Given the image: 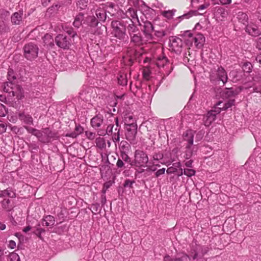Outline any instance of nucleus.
Instances as JSON below:
<instances>
[{
  "mask_svg": "<svg viewBox=\"0 0 261 261\" xmlns=\"http://www.w3.org/2000/svg\"><path fill=\"white\" fill-rule=\"evenodd\" d=\"M119 155L116 163V167L119 172L124 170L125 173L126 169L128 168V165L126 164L130 162V158L128 154L131 151V146L126 141H122L119 144Z\"/></svg>",
  "mask_w": 261,
  "mask_h": 261,
  "instance_id": "f257e3e1",
  "label": "nucleus"
},
{
  "mask_svg": "<svg viewBox=\"0 0 261 261\" xmlns=\"http://www.w3.org/2000/svg\"><path fill=\"white\" fill-rule=\"evenodd\" d=\"M7 77L8 82L4 85V91L8 93L11 96V93L13 96H16L17 98L20 99L24 97V92L22 88L18 85L13 83V81L16 79L14 70L9 68L7 73Z\"/></svg>",
  "mask_w": 261,
  "mask_h": 261,
  "instance_id": "f03ea898",
  "label": "nucleus"
},
{
  "mask_svg": "<svg viewBox=\"0 0 261 261\" xmlns=\"http://www.w3.org/2000/svg\"><path fill=\"white\" fill-rule=\"evenodd\" d=\"M149 163V159L147 154L144 151L137 149L134 152V159L128 162L126 165H128L127 168L132 167H145L147 166Z\"/></svg>",
  "mask_w": 261,
  "mask_h": 261,
  "instance_id": "7ed1b4c3",
  "label": "nucleus"
},
{
  "mask_svg": "<svg viewBox=\"0 0 261 261\" xmlns=\"http://www.w3.org/2000/svg\"><path fill=\"white\" fill-rule=\"evenodd\" d=\"M208 251L209 248L207 246L200 245L195 241L193 242L190 245L189 255L191 259L194 260L198 257L201 258L204 256Z\"/></svg>",
  "mask_w": 261,
  "mask_h": 261,
  "instance_id": "20e7f679",
  "label": "nucleus"
},
{
  "mask_svg": "<svg viewBox=\"0 0 261 261\" xmlns=\"http://www.w3.org/2000/svg\"><path fill=\"white\" fill-rule=\"evenodd\" d=\"M40 130L38 140L41 143L48 144L59 139V135L57 130H51L48 127L43 128Z\"/></svg>",
  "mask_w": 261,
  "mask_h": 261,
  "instance_id": "39448f33",
  "label": "nucleus"
},
{
  "mask_svg": "<svg viewBox=\"0 0 261 261\" xmlns=\"http://www.w3.org/2000/svg\"><path fill=\"white\" fill-rule=\"evenodd\" d=\"M111 26L115 37L119 39H124L126 35V26L123 22L119 20L112 21Z\"/></svg>",
  "mask_w": 261,
  "mask_h": 261,
  "instance_id": "423d86ee",
  "label": "nucleus"
},
{
  "mask_svg": "<svg viewBox=\"0 0 261 261\" xmlns=\"http://www.w3.org/2000/svg\"><path fill=\"white\" fill-rule=\"evenodd\" d=\"M24 57L28 60H33L38 57L39 48L33 43H29L23 47Z\"/></svg>",
  "mask_w": 261,
  "mask_h": 261,
  "instance_id": "0eeeda50",
  "label": "nucleus"
},
{
  "mask_svg": "<svg viewBox=\"0 0 261 261\" xmlns=\"http://www.w3.org/2000/svg\"><path fill=\"white\" fill-rule=\"evenodd\" d=\"M56 45L63 49H68L71 45V40L63 34H58L55 38Z\"/></svg>",
  "mask_w": 261,
  "mask_h": 261,
  "instance_id": "6e6552de",
  "label": "nucleus"
},
{
  "mask_svg": "<svg viewBox=\"0 0 261 261\" xmlns=\"http://www.w3.org/2000/svg\"><path fill=\"white\" fill-rule=\"evenodd\" d=\"M221 112V110L219 108H217L216 107H215L214 110L208 112L206 115L203 117L204 125L206 126H209L216 119V115Z\"/></svg>",
  "mask_w": 261,
  "mask_h": 261,
  "instance_id": "1a4fd4ad",
  "label": "nucleus"
},
{
  "mask_svg": "<svg viewBox=\"0 0 261 261\" xmlns=\"http://www.w3.org/2000/svg\"><path fill=\"white\" fill-rule=\"evenodd\" d=\"M154 31V27L151 22L145 21L143 22L142 31L146 38V41L153 40V36L152 34Z\"/></svg>",
  "mask_w": 261,
  "mask_h": 261,
  "instance_id": "9d476101",
  "label": "nucleus"
},
{
  "mask_svg": "<svg viewBox=\"0 0 261 261\" xmlns=\"http://www.w3.org/2000/svg\"><path fill=\"white\" fill-rule=\"evenodd\" d=\"M126 132L125 133L126 139L130 143H133L136 139L137 133V125L133 124L125 126Z\"/></svg>",
  "mask_w": 261,
  "mask_h": 261,
  "instance_id": "9b49d317",
  "label": "nucleus"
},
{
  "mask_svg": "<svg viewBox=\"0 0 261 261\" xmlns=\"http://www.w3.org/2000/svg\"><path fill=\"white\" fill-rule=\"evenodd\" d=\"M241 90L237 88H225L223 92V95L226 98H234L238 95Z\"/></svg>",
  "mask_w": 261,
  "mask_h": 261,
  "instance_id": "f8f14e48",
  "label": "nucleus"
},
{
  "mask_svg": "<svg viewBox=\"0 0 261 261\" xmlns=\"http://www.w3.org/2000/svg\"><path fill=\"white\" fill-rule=\"evenodd\" d=\"M216 75L218 81H222L224 85L227 82L228 76L226 71L222 66L219 67L216 71Z\"/></svg>",
  "mask_w": 261,
  "mask_h": 261,
  "instance_id": "ddd939ff",
  "label": "nucleus"
},
{
  "mask_svg": "<svg viewBox=\"0 0 261 261\" xmlns=\"http://www.w3.org/2000/svg\"><path fill=\"white\" fill-rule=\"evenodd\" d=\"M188 259L191 260L190 256L185 253H182L181 255H178L175 257H172L169 255H166L164 257V261H188Z\"/></svg>",
  "mask_w": 261,
  "mask_h": 261,
  "instance_id": "4468645a",
  "label": "nucleus"
},
{
  "mask_svg": "<svg viewBox=\"0 0 261 261\" xmlns=\"http://www.w3.org/2000/svg\"><path fill=\"white\" fill-rule=\"evenodd\" d=\"M245 31L248 33L249 35L256 37L261 35V32L258 29L257 26L255 24H247L245 27Z\"/></svg>",
  "mask_w": 261,
  "mask_h": 261,
  "instance_id": "2eb2a0df",
  "label": "nucleus"
},
{
  "mask_svg": "<svg viewBox=\"0 0 261 261\" xmlns=\"http://www.w3.org/2000/svg\"><path fill=\"white\" fill-rule=\"evenodd\" d=\"M17 116L19 119L24 123L28 125L33 124V119L30 114L25 113L24 112H22L18 113Z\"/></svg>",
  "mask_w": 261,
  "mask_h": 261,
  "instance_id": "dca6fc26",
  "label": "nucleus"
},
{
  "mask_svg": "<svg viewBox=\"0 0 261 261\" xmlns=\"http://www.w3.org/2000/svg\"><path fill=\"white\" fill-rule=\"evenodd\" d=\"M192 40L194 41L196 48H201L205 42V37L202 34L199 33L196 34L192 38Z\"/></svg>",
  "mask_w": 261,
  "mask_h": 261,
  "instance_id": "f3484780",
  "label": "nucleus"
},
{
  "mask_svg": "<svg viewBox=\"0 0 261 261\" xmlns=\"http://www.w3.org/2000/svg\"><path fill=\"white\" fill-rule=\"evenodd\" d=\"M55 223V217L51 215H47L41 219V223L42 226H46L52 228Z\"/></svg>",
  "mask_w": 261,
  "mask_h": 261,
  "instance_id": "a211bd4d",
  "label": "nucleus"
},
{
  "mask_svg": "<svg viewBox=\"0 0 261 261\" xmlns=\"http://www.w3.org/2000/svg\"><path fill=\"white\" fill-rule=\"evenodd\" d=\"M170 47L174 50L178 51L182 46V41L181 39L178 37H173L170 40Z\"/></svg>",
  "mask_w": 261,
  "mask_h": 261,
  "instance_id": "6ab92c4d",
  "label": "nucleus"
},
{
  "mask_svg": "<svg viewBox=\"0 0 261 261\" xmlns=\"http://www.w3.org/2000/svg\"><path fill=\"white\" fill-rule=\"evenodd\" d=\"M185 149L184 158L188 160L196 154L197 150V147L196 146L186 145Z\"/></svg>",
  "mask_w": 261,
  "mask_h": 261,
  "instance_id": "aec40b11",
  "label": "nucleus"
},
{
  "mask_svg": "<svg viewBox=\"0 0 261 261\" xmlns=\"http://www.w3.org/2000/svg\"><path fill=\"white\" fill-rule=\"evenodd\" d=\"M123 121L125 126H132L133 124H137L135 118L134 117V116L132 113H125L123 117Z\"/></svg>",
  "mask_w": 261,
  "mask_h": 261,
  "instance_id": "412c9836",
  "label": "nucleus"
},
{
  "mask_svg": "<svg viewBox=\"0 0 261 261\" xmlns=\"http://www.w3.org/2000/svg\"><path fill=\"white\" fill-rule=\"evenodd\" d=\"M42 39L44 43V46L46 45L47 47L51 48L54 46L55 39H54L51 34L48 33L46 34L42 38Z\"/></svg>",
  "mask_w": 261,
  "mask_h": 261,
  "instance_id": "4be33fe9",
  "label": "nucleus"
},
{
  "mask_svg": "<svg viewBox=\"0 0 261 261\" xmlns=\"http://www.w3.org/2000/svg\"><path fill=\"white\" fill-rule=\"evenodd\" d=\"M22 11H19L18 12H16L13 13L11 17L12 24L15 25L20 24L22 19Z\"/></svg>",
  "mask_w": 261,
  "mask_h": 261,
  "instance_id": "5701e85b",
  "label": "nucleus"
},
{
  "mask_svg": "<svg viewBox=\"0 0 261 261\" xmlns=\"http://www.w3.org/2000/svg\"><path fill=\"white\" fill-rule=\"evenodd\" d=\"M85 23L90 28H96L99 23L98 20L94 16H88L86 17Z\"/></svg>",
  "mask_w": 261,
  "mask_h": 261,
  "instance_id": "b1692460",
  "label": "nucleus"
},
{
  "mask_svg": "<svg viewBox=\"0 0 261 261\" xmlns=\"http://www.w3.org/2000/svg\"><path fill=\"white\" fill-rule=\"evenodd\" d=\"M222 103L223 102L222 101H219L216 104L217 108L220 109L221 111L226 110L228 108H231L232 106H234L235 103V99H230L227 102L223 104L222 107H218V106H221Z\"/></svg>",
  "mask_w": 261,
  "mask_h": 261,
  "instance_id": "393cba45",
  "label": "nucleus"
},
{
  "mask_svg": "<svg viewBox=\"0 0 261 261\" xmlns=\"http://www.w3.org/2000/svg\"><path fill=\"white\" fill-rule=\"evenodd\" d=\"M194 137V132L192 130H188L184 135V140L187 142L186 145L192 146Z\"/></svg>",
  "mask_w": 261,
  "mask_h": 261,
  "instance_id": "a878e982",
  "label": "nucleus"
},
{
  "mask_svg": "<svg viewBox=\"0 0 261 261\" xmlns=\"http://www.w3.org/2000/svg\"><path fill=\"white\" fill-rule=\"evenodd\" d=\"M130 37L131 42L134 43L136 45L140 46L143 44L144 40L139 33L130 35Z\"/></svg>",
  "mask_w": 261,
  "mask_h": 261,
  "instance_id": "bb28decb",
  "label": "nucleus"
},
{
  "mask_svg": "<svg viewBox=\"0 0 261 261\" xmlns=\"http://www.w3.org/2000/svg\"><path fill=\"white\" fill-rule=\"evenodd\" d=\"M103 117L101 115H97L94 117L91 120V124L92 126L96 128L101 126L103 122Z\"/></svg>",
  "mask_w": 261,
  "mask_h": 261,
  "instance_id": "cd10ccee",
  "label": "nucleus"
},
{
  "mask_svg": "<svg viewBox=\"0 0 261 261\" xmlns=\"http://www.w3.org/2000/svg\"><path fill=\"white\" fill-rule=\"evenodd\" d=\"M84 15L83 13H79L76 15L73 25L74 27L79 29L82 24V21L84 20Z\"/></svg>",
  "mask_w": 261,
  "mask_h": 261,
  "instance_id": "c85d7f7f",
  "label": "nucleus"
},
{
  "mask_svg": "<svg viewBox=\"0 0 261 261\" xmlns=\"http://www.w3.org/2000/svg\"><path fill=\"white\" fill-rule=\"evenodd\" d=\"M129 21L130 23H128L126 28V30L127 29L129 36H130V35L136 34L135 33L138 32L139 30L135 24V22L134 21L132 20V19H129Z\"/></svg>",
  "mask_w": 261,
  "mask_h": 261,
  "instance_id": "c756f323",
  "label": "nucleus"
},
{
  "mask_svg": "<svg viewBox=\"0 0 261 261\" xmlns=\"http://www.w3.org/2000/svg\"><path fill=\"white\" fill-rule=\"evenodd\" d=\"M167 173L169 174H175L177 176H181L183 175V171L182 168L180 169L176 168L174 167H170L168 168L166 171Z\"/></svg>",
  "mask_w": 261,
  "mask_h": 261,
  "instance_id": "7c9ffc66",
  "label": "nucleus"
},
{
  "mask_svg": "<svg viewBox=\"0 0 261 261\" xmlns=\"http://www.w3.org/2000/svg\"><path fill=\"white\" fill-rule=\"evenodd\" d=\"M6 196L10 198H15L16 197V194L13 192L12 188H8L7 189L0 192V197H3Z\"/></svg>",
  "mask_w": 261,
  "mask_h": 261,
  "instance_id": "2f4dec72",
  "label": "nucleus"
},
{
  "mask_svg": "<svg viewBox=\"0 0 261 261\" xmlns=\"http://www.w3.org/2000/svg\"><path fill=\"white\" fill-rule=\"evenodd\" d=\"M237 18L239 21L245 25V27L248 24V17L246 13L242 12H239Z\"/></svg>",
  "mask_w": 261,
  "mask_h": 261,
  "instance_id": "473e14b6",
  "label": "nucleus"
},
{
  "mask_svg": "<svg viewBox=\"0 0 261 261\" xmlns=\"http://www.w3.org/2000/svg\"><path fill=\"white\" fill-rule=\"evenodd\" d=\"M3 208L8 212H10L13 209V205L11 204V200L9 199H4L2 202Z\"/></svg>",
  "mask_w": 261,
  "mask_h": 261,
  "instance_id": "72a5a7b5",
  "label": "nucleus"
},
{
  "mask_svg": "<svg viewBox=\"0 0 261 261\" xmlns=\"http://www.w3.org/2000/svg\"><path fill=\"white\" fill-rule=\"evenodd\" d=\"M96 146L100 149L106 147L105 139L103 138L98 137L95 140Z\"/></svg>",
  "mask_w": 261,
  "mask_h": 261,
  "instance_id": "f704fd0d",
  "label": "nucleus"
},
{
  "mask_svg": "<svg viewBox=\"0 0 261 261\" xmlns=\"http://www.w3.org/2000/svg\"><path fill=\"white\" fill-rule=\"evenodd\" d=\"M88 0H77L76 7L80 10H85L88 6Z\"/></svg>",
  "mask_w": 261,
  "mask_h": 261,
  "instance_id": "c9c22d12",
  "label": "nucleus"
},
{
  "mask_svg": "<svg viewBox=\"0 0 261 261\" xmlns=\"http://www.w3.org/2000/svg\"><path fill=\"white\" fill-rule=\"evenodd\" d=\"M175 12H176L175 9H172L171 10H168V11H164L161 12V14L164 17H165L168 19H171L173 18Z\"/></svg>",
  "mask_w": 261,
  "mask_h": 261,
  "instance_id": "e433bc0d",
  "label": "nucleus"
},
{
  "mask_svg": "<svg viewBox=\"0 0 261 261\" xmlns=\"http://www.w3.org/2000/svg\"><path fill=\"white\" fill-rule=\"evenodd\" d=\"M120 128V127H117V126H116L114 130H113L112 138L113 141L115 143L119 141Z\"/></svg>",
  "mask_w": 261,
  "mask_h": 261,
  "instance_id": "4c0bfd02",
  "label": "nucleus"
},
{
  "mask_svg": "<svg viewBox=\"0 0 261 261\" xmlns=\"http://www.w3.org/2000/svg\"><path fill=\"white\" fill-rule=\"evenodd\" d=\"M24 127L29 133H30L33 135H34L38 139L39 136L40 134V130H38L36 128H34L30 126H25Z\"/></svg>",
  "mask_w": 261,
  "mask_h": 261,
  "instance_id": "58836bf2",
  "label": "nucleus"
},
{
  "mask_svg": "<svg viewBox=\"0 0 261 261\" xmlns=\"http://www.w3.org/2000/svg\"><path fill=\"white\" fill-rule=\"evenodd\" d=\"M96 15L98 21H104L106 19L107 15L103 10H97L96 11Z\"/></svg>",
  "mask_w": 261,
  "mask_h": 261,
  "instance_id": "ea45409f",
  "label": "nucleus"
},
{
  "mask_svg": "<svg viewBox=\"0 0 261 261\" xmlns=\"http://www.w3.org/2000/svg\"><path fill=\"white\" fill-rule=\"evenodd\" d=\"M164 154L161 151L154 152L152 155V160L151 161L153 164H154L153 161H158L163 159Z\"/></svg>",
  "mask_w": 261,
  "mask_h": 261,
  "instance_id": "a19ab883",
  "label": "nucleus"
},
{
  "mask_svg": "<svg viewBox=\"0 0 261 261\" xmlns=\"http://www.w3.org/2000/svg\"><path fill=\"white\" fill-rule=\"evenodd\" d=\"M195 12L193 11H190L188 13H185L181 16H179L177 17V19L179 20V22L181 21L182 20L184 19H189L192 16H193L194 15H195Z\"/></svg>",
  "mask_w": 261,
  "mask_h": 261,
  "instance_id": "79ce46f5",
  "label": "nucleus"
},
{
  "mask_svg": "<svg viewBox=\"0 0 261 261\" xmlns=\"http://www.w3.org/2000/svg\"><path fill=\"white\" fill-rule=\"evenodd\" d=\"M12 96L13 97H16V98L14 99V100H12L10 105L12 107L15 108V109H19L21 106V102L20 101V100H21L22 98L20 99H18L16 96H13L12 95ZM23 98V97H22V98Z\"/></svg>",
  "mask_w": 261,
  "mask_h": 261,
  "instance_id": "37998d69",
  "label": "nucleus"
},
{
  "mask_svg": "<svg viewBox=\"0 0 261 261\" xmlns=\"http://www.w3.org/2000/svg\"><path fill=\"white\" fill-rule=\"evenodd\" d=\"M252 65L250 62H246L244 63L242 68L245 72L249 73L252 71Z\"/></svg>",
  "mask_w": 261,
  "mask_h": 261,
  "instance_id": "c03bdc74",
  "label": "nucleus"
},
{
  "mask_svg": "<svg viewBox=\"0 0 261 261\" xmlns=\"http://www.w3.org/2000/svg\"><path fill=\"white\" fill-rule=\"evenodd\" d=\"M60 6L58 5H54L51 7L48 8L47 10L46 13L48 14L51 15L57 12Z\"/></svg>",
  "mask_w": 261,
  "mask_h": 261,
  "instance_id": "a18cd8bd",
  "label": "nucleus"
},
{
  "mask_svg": "<svg viewBox=\"0 0 261 261\" xmlns=\"http://www.w3.org/2000/svg\"><path fill=\"white\" fill-rule=\"evenodd\" d=\"M128 13H129L130 16L132 18L131 19H132V20H133L134 21L135 20H136L139 23V25H141V24L139 22V19H138V16L137 14V12L134 9H132V10L129 9ZM129 19H130L129 18Z\"/></svg>",
  "mask_w": 261,
  "mask_h": 261,
  "instance_id": "49530a36",
  "label": "nucleus"
},
{
  "mask_svg": "<svg viewBox=\"0 0 261 261\" xmlns=\"http://www.w3.org/2000/svg\"><path fill=\"white\" fill-rule=\"evenodd\" d=\"M118 83L121 86H125L127 85V80L126 75H120L118 78Z\"/></svg>",
  "mask_w": 261,
  "mask_h": 261,
  "instance_id": "de8ad7c7",
  "label": "nucleus"
},
{
  "mask_svg": "<svg viewBox=\"0 0 261 261\" xmlns=\"http://www.w3.org/2000/svg\"><path fill=\"white\" fill-rule=\"evenodd\" d=\"M195 170L192 169H184L183 171V174L189 177H191L192 176L195 175Z\"/></svg>",
  "mask_w": 261,
  "mask_h": 261,
  "instance_id": "09e8293b",
  "label": "nucleus"
},
{
  "mask_svg": "<svg viewBox=\"0 0 261 261\" xmlns=\"http://www.w3.org/2000/svg\"><path fill=\"white\" fill-rule=\"evenodd\" d=\"M10 15V12L5 9L0 10V16L1 19L5 20H6Z\"/></svg>",
  "mask_w": 261,
  "mask_h": 261,
  "instance_id": "8fccbe9b",
  "label": "nucleus"
},
{
  "mask_svg": "<svg viewBox=\"0 0 261 261\" xmlns=\"http://www.w3.org/2000/svg\"><path fill=\"white\" fill-rule=\"evenodd\" d=\"M169 62L168 59L164 57L162 59H159L156 63V65L158 67H164V66Z\"/></svg>",
  "mask_w": 261,
  "mask_h": 261,
  "instance_id": "3c124183",
  "label": "nucleus"
},
{
  "mask_svg": "<svg viewBox=\"0 0 261 261\" xmlns=\"http://www.w3.org/2000/svg\"><path fill=\"white\" fill-rule=\"evenodd\" d=\"M10 261H20V257L18 254L12 252L9 255Z\"/></svg>",
  "mask_w": 261,
  "mask_h": 261,
  "instance_id": "603ef678",
  "label": "nucleus"
},
{
  "mask_svg": "<svg viewBox=\"0 0 261 261\" xmlns=\"http://www.w3.org/2000/svg\"><path fill=\"white\" fill-rule=\"evenodd\" d=\"M112 185V182L110 180L104 183L102 189V194H106L107 190Z\"/></svg>",
  "mask_w": 261,
  "mask_h": 261,
  "instance_id": "864d4df0",
  "label": "nucleus"
},
{
  "mask_svg": "<svg viewBox=\"0 0 261 261\" xmlns=\"http://www.w3.org/2000/svg\"><path fill=\"white\" fill-rule=\"evenodd\" d=\"M65 31L72 38L77 35L76 32L71 27L66 28Z\"/></svg>",
  "mask_w": 261,
  "mask_h": 261,
  "instance_id": "5fc2aeb1",
  "label": "nucleus"
},
{
  "mask_svg": "<svg viewBox=\"0 0 261 261\" xmlns=\"http://www.w3.org/2000/svg\"><path fill=\"white\" fill-rule=\"evenodd\" d=\"M28 148H29V150L31 152H33L35 151H38V150L39 148V147L36 144L34 143H30L29 144H28Z\"/></svg>",
  "mask_w": 261,
  "mask_h": 261,
  "instance_id": "6e6d98bb",
  "label": "nucleus"
},
{
  "mask_svg": "<svg viewBox=\"0 0 261 261\" xmlns=\"http://www.w3.org/2000/svg\"><path fill=\"white\" fill-rule=\"evenodd\" d=\"M135 183V180H131L129 179H126L125 180L123 184V187L124 188H133V185Z\"/></svg>",
  "mask_w": 261,
  "mask_h": 261,
  "instance_id": "4d7b16f0",
  "label": "nucleus"
},
{
  "mask_svg": "<svg viewBox=\"0 0 261 261\" xmlns=\"http://www.w3.org/2000/svg\"><path fill=\"white\" fill-rule=\"evenodd\" d=\"M7 113V109L6 107L2 103H0V116L4 117Z\"/></svg>",
  "mask_w": 261,
  "mask_h": 261,
  "instance_id": "13d9d810",
  "label": "nucleus"
},
{
  "mask_svg": "<svg viewBox=\"0 0 261 261\" xmlns=\"http://www.w3.org/2000/svg\"><path fill=\"white\" fill-rule=\"evenodd\" d=\"M85 135L88 139L91 140H93L95 137V133L89 131H86Z\"/></svg>",
  "mask_w": 261,
  "mask_h": 261,
  "instance_id": "bf43d9fd",
  "label": "nucleus"
},
{
  "mask_svg": "<svg viewBox=\"0 0 261 261\" xmlns=\"http://www.w3.org/2000/svg\"><path fill=\"white\" fill-rule=\"evenodd\" d=\"M74 131L79 136L83 133L84 128L80 124L76 125Z\"/></svg>",
  "mask_w": 261,
  "mask_h": 261,
  "instance_id": "052dcab7",
  "label": "nucleus"
},
{
  "mask_svg": "<svg viewBox=\"0 0 261 261\" xmlns=\"http://www.w3.org/2000/svg\"><path fill=\"white\" fill-rule=\"evenodd\" d=\"M114 124H109L107 127L106 129V134L108 135H112L113 134V130L114 128Z\"/></svg>",
  "mask_w": 261,
  "mask_h": 261,
  "instance_id": "680f3d73",
  "label": "nucleus"
},
{
  "mask_svg": "<svg viewBox=\"0 0 261 261\" xmlns=\"http://www.w3.org/2000/svg\"><path fill=\"white\" fill-rule=\"evenodd\" d=\"M39 227H37V228L35 229L33 231H32V233L34 234H35L38 238H39L40 240H43V238L42 236H41L40 231L39 230Z\"/></svg>",
  "mask_w": 261,
  "mask_h": 261,
  "instance_id": "e2e57ef3",
  "label": "nucleus"
},
{
  "mask_svg": "<svg viewBox=\"0 0 261 261\" xmlns=\"http://www.w3.org/2000/svg\"><path fill=\"white\" fill-rule=\"evenodd\" d=\"M165 168H163L162 169H160L158 170L155 173V177H159L160 176L164 174L165 173Z\"/></svg>",
  "mask_w": 261,
  "mask_h": 261,
  "instance_id": "0e129e2a",
  "label": "nucleus"
},
{
  "mask_svg": "<svg viewBox=\"0 0 261 261\" xmlns=\"http://www.w3.org/2000/svg\"><path fill=\"white\" fill-rule=\"evenodd\" d=\"M253 92L261 94V83L258 85H255L253 87Z\"/></svg>",
  "mask_w": 261,
  "mask_h": 261,
  "instance_id": "69168bd1",
  "label": "nucleus"
},
{
  "mask_svg": "<svg viewBox=\"0 0 261 261\" xmlns=\"http://www.w3.org/2000/svg\"><path fill=\"white\" fill-rule=\"evenodd\" d=\"M7 126L5 124L0 121V133H3L6 131Z\"/></svg>",
  "mask_w": 261,
  "mask_h": 261,
  "instance_id": "338daca9",
  "label": "nucleus"
},
{
  "mask_svg": "<svg viewBox=\"0 0 261 261\" xmlns=\"http://www.w3.org/2000/svg\"><path fill=\"white\" fill-rule=\"evenodd\" d=\"M256 48H257L258 49L260 50H261V37L257 38L256 41Z\"/></svg>",
  "mask_w": 261,
  "mask_h": 261,
  "instance_id": "774afa93",
  "label": "nucleus"
}]
</instances>
